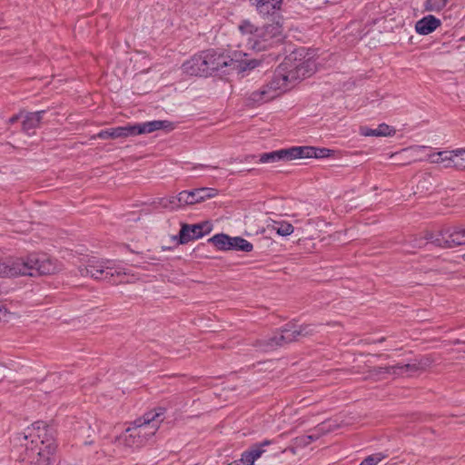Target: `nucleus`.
<instances>
[{"label": "nucleus", "instance_id": "6e6552de", "mask_svg": "<svg viewBox=\"0 0 465 465\" xmlns=\"http://www.w3.org/2000/svg\"><path fill=\"white\" fill-rule=\"evenodd\" d=\"M295 341V336L292 332V324L287 322L278 329L272 336L258 339L253 343L260 351H270Z\"/></svg>", "mask_w": 465, "mask_h": 465}, {"label": "nucleus", "instance_id": "b1692460", "mask_svg": "<svg viewBox=\"0 0 465 465\" xmlns=\"http://www.w3.org/2000/svg\"><path fill=\"white\" fill-rule=\"evenodd\" d=\"M274 99V94L270 92L266 85H262L259 90L253 91L249 95V102L253 105H259Z\"/></svg>", "mask_w": 465, "mask_h": 465}, {"label": "nucleus", "instance_id": "cd10ccee", "mask_svg": "<svg viewBox=\"0 0 465 465\" xmlns=\"http://www.w3.org/2000/svg\"><path fill=\"white\" fill-rule=\"evenodd\" d=\"M230 251H241L244 252H250L253 249V245L249 241L240 236L232 237L230 236Z\"/></svg>", "mask_w": 465, "mask_h": 465}, {"label": "nucleus", "instance_id": "dca6fc26", "mask_svg": "<svg viewBox=\"0 0 465 465\" xmlns=\"http://www.w3.org/2000/svg\"><path fill=\"white\" fill-rule=\"evenodd\" d=\"M250 5L254 6L257 13L262 16L274 15L281 9L282 2L280 0H248Z\"/></svg>", "mask_w": 465, "mask_h": 465}, {"label": "nucleus", "instance_id": "a19ab883", "mask_svg": "<svg viewBox=\"0 0 465 465\" xmlns=\"http://www.w3.org/2000/svg\"><path fill=\"white\" fill-rule=\"evenodd\" d=\"M20 118V115L19 114H15L13 115L12 117L9 118L8 120V123L10 124H14L15 123H16Z\"/></svg>", "mask_w": 465, "mask_h": 465}, {"label": "nucleus", "instance_id": "79ce46f5", "mask_svg": "<svg viewBox=\"0 0 465 465\" xmlns=\"http://www.w3.org/2000/svg\"><path fill=\"white\" fill-rule=\"evenodd\" d=\"M453 153H454L455 156L458 157V156L465 153V149H462V148L456 149V150H453Z\"/></svg>", "mask_w": 465, "mask_h": 465}, {"label": "nucleus", "instance_id": "4468645a", "mask_svg": "<svg viewBox=\"0 0 465 465\" xmlns=\"http://www.w3.org/2000/svg\"><path fill=\"white\" fill-rule=\"evenodd\" d=\"M163 129L173 130V124L166 120H153L132 125L133 136Z\"/></svg>", "mask_w": 465, "mask_h": 465}, {"label": "nucleus", "instance_id": "a18cd8bd", "mask_svg": "<svg viewBox=\"0 0 465 465\" xmlns=\"http://www.w3.org/2000/svg\"><path fill=\"white\" fill-rule=\"evenodd\" d=\"M463 257H464V259H465V253H464V256H463Z\"/></svg>", "mask_w": 465, "mask_h": 465}, {"label": "nucleus", "instance_id": "7c9ffc66", "mask_svg": "<svg viewBox=\"0 0 465 465\" xmlns=\"http://www.w3.org/2000/svg\"><path fill=\"white\" fill-rule=\"evenodd\" d=\"M456 157L453 151L451 152H439L429 155V159L431 163H440L448 161V164H451L453 158Z\"/></svg>", "mask_w": 465, "mask_h": 465}, {"label": "nucleus", "instance_id": "5701e85b", "mask_svg": "<svg viewBox=\"0 0 465 465\" xmlns=\"http://www.w3.org/2000/svg\"><path fill=\"white\" fill-rule=\"evenodd\" d=\"M272 443L273 440H264L262 442L253 444L249 450H245V460L250 462L249 464H253L265 452L264 447Z\"/></svg>", "mask_w": 465, "mask_h": 465}, {"label": "nucleus", "instance_id": "39448f33", "mask_svg": "<svg viewBox=\"0 0 465 465\" xmlns=\"http://www.w3.org/2000/svg\"><path fill=\"white\" fill-rule=\"evenodd\" d=\"M305 77L303 64H290V59H285L274 71L272 79L265 84L274 98L287 91L290 83Z\"/></svg>", "mask_w": 465, "mask_h": 465}, {"label": "nucleus", "instance_id": "2f4dec72", "mask_svg": "<svg viewBox=\"0 0 465 465\" xmlns=\"http://www.w3.org/2000/svg\"><path fill=\"white\" fill-rule=\"evenodd\" d=\"M273 229L279 235L288 236L293 232V226L287 222H274Z\"/></svg>", "mask_w": 465, "mask_h": 465}, {"label": "nucleus", "instance_id": "c03bdc74", "mask_svg": "<svg viewBox=\"0 0 465 465\" xmlns=\"http://www.w3.org/2000/svg\"><path fill=\"white\" fill-rule=\"evenodd\" d=\"M418 148H419L420 150H424V149H426L427 147H426V146H419Z\"/></svg>", "mask_w": 465, "mask_h": 465}, {"label": "nucleus", "instance_id": "c85d7f7f", "mask_svg": "<svg viewBox=\"0 0 465 465\" xmlns=\"http://www.w3.org/2000/svg\"><path fill=\"white\" fill-rule=\"evenodd\" d=\"M220 251H230V236L225 233H217L208 239Z\"/></svg>", "mask_w": 465, "mask_h": 465}, {"label": "nucleus", "instance_id": "f03ea898", "mask_svg": "<svg viewBox=\"0 0 465 465\" xmlns=\"http://www.w3.org/2000/svg\"><path fill=\"white\" fill-rule=\"evenodd\" d=\"M242 36L246 38V46L255 52L269 51L282 45L286 35L283 30V17L262 26L254 25L250 20H242L238 26Z\"/></svg>", "mask_w": 465, "mask_h": 465}, {"label": "nucleus", "instance_id": "9d476101", "mask_svg": "<svg viewBox=\"0 0 465 465\" xmlns=\"http://www.w3.org/2000/svg\"><path fill=\"white\" fill-rule=\"evenodd\" d=\"M465 228L456 226L437 233L435 246L442 248H452L454 246L463 245Z\"/></svg>", "mask_w": 465, "mask_h": 465}, {"label": "nucleus", "instance_id": "20e7f679", "mask_svg": "<svg viewBox=\"0 0 465 465\" xmlns=\"http://www.w3.org/2000/svg\"><path fill=\"white\" fill-rule=\"evenodd\" d=\"M83 277H91L96 281H105L112 284L124 282L126 272L124 268L116 266L109 260H98L94 257L88 259L78 268Z\"/></svg>", "mask_w": 465, "mask_h": 465}, {"label": "nucleus", "instance_id": "a878e982", "mask_svg": "<svg viewBox=\"0 0 465 465\" xmlns=\"http://www.w3.org/2000/svg\"><path fill=\"white\" fill-rule=\"evenodd\" d=\"M288 161L287 148L264 153L259 155V163H275Z\"/></svg>", "mask_w": 465, "mask_h": 465}, {"label": "nucleus", "instance_id": "f8f14e48", "mask_svg": "<svg viewBox=\"0 0 465 465\" xmlns=\"http://www.w3.org/2000/svg\"><path fill=\"white\" fill-rule=\"evenodd\" d=\"M207 68L208 66H205V60L203 58V51L195 54L182 64V70L183 74L191 76L207 77Z\"/></svg>", "mask_w": 465, "mask_h": 465}, {"label": "nucleus", "instance_id": "4be33fe9", "mask_svg": "<svg viewBox=\"0 0 465 465\" xmlns=\"http://www.w3.org/2000/svg\"><path fill=\"white\" fill-rule=\"evenodd\" d=\"M136 428L128 427L125 431L119 437V440L127 447L139 448L144 443L136 433Z\"/></svg>", "mask_w": 465, "mask_h": 465}, {"label": "nucleus", "instance_id": "473e14b6", "mask_svg": "<svg viewBox=\"0 0 465 465\" xmlns=\"http://www.w3.org/2000/svg\"><path fill=\"white\" fill-rule=\"evenodd\" d=\"M449 3V0H426L425 9L430 12L441 11Z\"/></svg>", "mask_w": 465, "mask_h": 465}, {"label": "nucleus", "instance_id": "a211bd4d", "mask_svg": "<svg viewBox=\"0 0 465 465\" xmlns=\"http://www.w3.org/2000/svg\"><path fill=\"white\" fill-rule=\"evenodd\" d=\"M45 113V110L28 113L22 123L23 132L28 135L34 134L35 130L40 127V124Z\"/></svg>", "mask_w": 465, "mask_h": 465}, {"label": "nucleus", "instance_id": "f704fd0d", "mask_svg": "<svg viewBox=\"0 0 465 465\" xmlns=\"http://www.w3.org/2000/svg\"><path fill=\"white\" fill-rule=\"evenodd\" d=\"M260 64H261V61L257 60V59L242 60L239 64V70L240 71L252 70V69L256 68Z\"/></svg>", "mask_w": 465, "mask_h": 465}, {"label": "nucleus", "instance_id": "bb28decb", "mask_svg": "<svg viewBox=\"0 0 465 465\" xmlns=\"http://www.w3.org/2000/svg\"><path fill=\"white\" fill-rule=\"evenodd\" d=\"M292 324V332L295 336V341H299L301 337H307L313 335L315 327L312 324L297 325L294 322H289Z\"/></svg>", "mask_w": 465, "mask_h": 465}, {"label": "nucleus", "instance_id": "9b49d317", "mask_svg": "<svg viewBox=\"0 0 465 465\" xmlns=\"http://www.w3.org/2000/svg\"><path fill=\"white\" fill-rule=\"evenodd\" d=\"M203 54L205 60V66H208V76L211 75L213 72L219 71L223 67L231 65L233 62L230 56L216 49L203 50Z\"/></svg>", "mask_w": 465, "mask_h": 465}, {"label": "nucleus", "instance_id": "412c9836", "mask_svg": "<svg viewBox=\"0 0 465 465\" xmlns=\"http://www.w3.org/2000/svg\"><path fill=\"white\" fill-rule=\"evenodd\" d=\"M361 134L365 136H393L396 134V130L394 127L388 125L386 124H381L378 125L377 128H369V127H362Z\"/></svg>", "mask_w": 465, "mask_h": 465}, {"label": "nucleus", "instance_id": "423d86ee", "mask_svg": "<svg viewBox=\"0 0 465 465\" xmlns=\"http://www.w3.org/2000/svg\"><path fill=\"white\" fill-rule=\"evenodd\" d=\"M165 408L159 407L144 413L137 418L132 424V428H136V433L145 443L158 430L160 424L164 420Z\"/></svg>", "mask_w": 465, "mask_h": 465}, {"label": "nucleus", "instance_id": "2eb2a0df", "mask_svg": "<svg viewBox=\"0 0 465 465\" xmlns=\"http://www.w3.org/2000/svg\"><path fill=\"white\" fill-rule=\"evenodd\" d=\"M437 233L431 232H425L422 234L412 235L408 241L404 242V251L408 252H413L414 249L423 248L428 243H432L435 245Z\"/></svg>", "mask_w": 465, "mask_h": 465}, {"label": "nucleus", "instance_id": "72a5a7b5", "mask_svg": "<svg viewBox=\"0 0 465 465\" xmlns=\"http://www.w3.org/2000/svg\"><path fill=\"white\" fill-rule=\"evenodd\" d=\"M388 457L387 454L382 452L373 453L366 457L360 465H378L381 460Z\"/></svg>", "mask_w": 465, "mask_h": 465}, {"label": "nucleus", "instance_id": "c9c22d12", "mask_svg": "<svg viewBox=\"0 0 465 465\" xmlns=\"http://www.w3.org/2000/svg\"><path fill=\"white\" fill-rule=\"evenodd\" d=\"M313 158H327L331 156L333 151L325 147H314L313 146Z\"/></svg>", "mask_w": 465, "mask_h": 465}, {"label": "nucleus", "instance_id": "e433bc0d", "mask_svg": "<svg viewBox=\"0 0 465 465\" xmlns=\"http://www.w3.org/2000/svg\"><path fill=\"white\" fill-rule=\"evenodd\" d=\"M446 167H454L459 170H464L465 169V159L456 160L453 158L451 164H447Z\"/></svg>", "mask_w": 465, "mask_h": 465}, {"label": "nucleus", "instance_id": "0eeeda50", "mask_svg": "<svg viewBox=\"0 0 465 465\" xmlns=\"http://www.w3.org/2000/svg\"><path fill=\"white\" fill-rule=\"evenodd\" d=\"M165 408L159 407L144 413L137 418L132 424V428H136V433L145 443L158 430L160 424L164 420Z\"/></svg>", "mask_w": 465, "mask_h": 465}, {"label": "nucleus", "instance_id": "6ab92c4d", "mask_svg": "<svg viewBox=\"0 0 465 465\" xmlns=\"http://www.w3.org/2000/svg\"><path fill=\"white\" fill-rule=\"evenodd\" d=\"M440 25L441 22L439 18L429 15L416 23L415 29L418 34L426 35L435 31Z\"/></svg>", "mask_w": 465, "mask_h": 465}, {"label": "nucleus", "instance_id": "ddd939ff", "mask_svg": "<svg viewBox=\"0 0 465 465\" xmlns=\"http://www.w3.org/2000/svg\"><path fill=\"white\" fill-rule=\"evenodd\" d=\"M217 194V190L209 187H201L192 191L182 192V202L186 205H193L201 202L214 197Z\"/></svg>", "mask_w": 465, "mask_h": 465}, {"label": "nucleus", "instance_id": "c756f323", "mask_svg": "<svg viewBox=\"0 0 465 465\" xmlns=\"http://www.w3.org/2000/svg\"><path fill=\"white\" fill-rule=\"evenodd\" d=\"M182 192L178 193L176 196H170L162 198L160 204L164 208H169L171 210H176L178 208L185 206L184 203L182 202Z\"/></svg>", "mask_w": 465, "mask_h": 465}, {"label": "nucleus", "instance_id": "7ed1b4c3", "mask_svg": "<svg viewBox=\"0 0 465 465\" xmlns=\"http://www.w3.org/2000/svg\"><path fill=\"white\" fill-rule=\"evenodd\" d=\"M57 271L56 263L45 253H31L25 260H0V276L47 275Z\"/></svg>", "mask_w": 465, "mask_h": 465}, {"label": "nucleus", "instance_id": "58836bf2", "mask_svg": "<svg viewBox=\"0 0 465 465\" xmlns=\"http://www.w3.org/2000/svg\"><path fill=\"white\" fill-rule=\"evenodd\" d=\"M236 462H238L239 465H253V464H249L250 462H248L245 460V451L242 454L241 459L237 460Z\"/></svg>", "mask_w": 465, "mask_h": 465}, {"label": "nucleus", "instance_id": "4c0bfd02", "mask_svg": "<svg viewBox=\"0 0 465 465\" xmlns=\"http://www.w3.org/2000/svg\"><path fill=\"white\" fill-rule=\"evenodd\" d=\"M7 314V310L5 307L0 306V321H5Z\"/></svg>", "mask_w": 465, "mask_h": 465}, {"label": "nucleus", "instance_id": "aec40b11", "mask_svg": "<svg viewBox=\"0 0 465 465\" xmlns=\"http://www.w3.org/2000/svg\"><path fill=\"white\" fill-rule=\"evenodd\" d=\"M128 136H133L132 125L130 124L101 130L97 134V137L100 139H117Z\"/></svg>", "mask_w": 465, "mask_h": 465}, {"label": "nucleus", "instance_id": "37998d69", "mask_svg": "<svg viewBox=\"0 0 465 465\" xmlns=\"http://www.w3.org/2000/svg\"><path fill=\"white\" fill-rule=\"evenodd\" d=\"M257 156L254 155V154H248L244 157V161L245 162H248V163H251L252 161H253Z\"/></svg>", "mask_w": 465, "mask_h": 465}, {"label": "nucleus", "instance_id": "393cba45", "mask_svg": "<svg viewBox=\"0 0 465 465\" xmlns=\"http://www.w3.org/2000/svg\"><path fill=\"white\" fill-rule=\"evenodd\" d=\"M313 146H292L287 148L288 161L301 158H313Z\"/></svg>", "mask_w": 465, "mask_h": 465}, {"label": "nucleus", "instance_id": "ea45409f", "mask_svg": "<svg viewBox=\"0 0 465 465\" xmlns=\"http://www.w3.org/2000/svg\"><path fill=\"white\" fill-rule=\"evenodd\" d=\"M385 340H386V338H385V337H381V338H380V339H378V340L366 339V340H365V342H366V343H368V344H372V343H377V342H378V343H381V342H383Z\"/></svg>", "mask_w": 465, "mask_h": 465}, {"label": "nucleus", "instance_id": "1a4fd4ad", "mask_svg": "<svg viewBox=\"0 0 465 465\" xmlns=\"http://www.w3.org/2000/svg\"><path fill=\"white\" fill-rule=\"evenodd\" d=\"M212 231V224L209 222L199 223L195 224L183 223L178 238V243L186 244L191 241L197 240L209 234Z\"/></svg>", "mask_w": 465, "mask_h": 465}, {"label": "nucleus", "instance_id": "f3484780", "mask_svg": "<svg viewBox=\"0 0 465 465\" xmlns=\"http://www.w3.org/2000/svg\"><path fill=\"white\" fill-rule=\"evenodd\" d=\"M418 367L416 364H397L393 366H386V367H373L370 371V374L371 376H379L382 374H400L408 371H417Z\"/></svg>", "mask_w": 465, "mask_h": 465}, {"label": "nucleus", "instance_id": "f257e3e1", "mask_svg": "<svg viewBox=\"0 0 465 465\" xmlns=\"http://www.w3.org/2000/svg\"><path fill=\"white\" fill-rule=\"evenodd\" d=\"M25 456L31 464L49 465L56 450L55 430L45 421H36L23 434Z\"/></svg>", "mask_w": 465, "mask_h": 465}]
</instances>
